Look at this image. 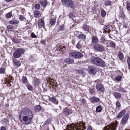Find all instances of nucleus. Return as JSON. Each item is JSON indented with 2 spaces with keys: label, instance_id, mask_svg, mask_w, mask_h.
Segmentation results:
<instances>
[{
  "label": "nucleus",
  "instance_id": "nucleus-1",
  "mask_svg": "<svg viewBox=\"0 0 130 130\" xmlns=\"http://www.w3.org/2000/svg\"><path fill=\"white\" fill-rule=\"evenodd\" d=\"M33 117L32 111L28 108H25L22 109L19 114V118L22 123L28 125L32 122Z\"/></svg>",
  "mask_w": 130,
  "mask_h": 130
},
{
  "label": "nucleus",
  "instance_id": "nucleus-2",
  "mask_svg": "<svg viewBox=\"0 0 130 130\" xmlns=\"http://www.w3.org/2000/svg\"><path fill=\"white\" fill-rule=\"evenodd\" d=\"M85 124V123H83L79 124V125H77V128L73 125H68L67 126V129L65 130H84L86 129Z\"/></svg>",
  "mask_w": 130,
  "mask_h": 130
},
{
  "label": "nucleus",
  "instance_id": "nucleus-3",
  "mask_svg": "<svg viewBox=\"0 0 130 130\" xmlns=\"http://www.w3.org/2000/svg\"><path fill=\"white\" fill-rule=\"evenodd\" d=\"M25 50L23 49H18L14 52L13 56L14 58H19L21 56V55L23 54Z\"/></svg>",
  "mask_w": 130,
  "mask_h": 130
},
{
  "label": "nucleus",
  "instance_id": "nucleus-4",
  "mask_svg": "<svg viewBox=\"0 0 130 130\" xmlns=\"http://www.w3.org/2000/svg\"><path fill=\"white\" fill-rule=\"evenodd\" d=\"M69 56L72 58H79L82 56V55L79 52H71L69 54Z\"/></svg>",
  "mask_w": 130,
  "mask_h": 130
},
{
  "label": "nucleus",
  "instance_id": "nucleus-5",
  "mask_svg": "<svg viewBox=\"0 0 130 130\" xmlns=\"http://www.w3.org/2000/svg\"><path fill=\"white\" fill-rule=\"evenodd\" d=\"M93 47L95 51L98 52H102L104 50V46H102L99 44L94 45Z\"/></svg>",
  "mask_w": 130,
  "mask_h": 130
},
{
  "label": "nucleus",
  "instance_id": "nucleus-6",
  "mask_svg": "<svg viewBox=\"0 0 130 130\" xmlns=\"http://www.w3.org/2000/svg\"><path fill=\"white\" fill-rule=\"evenodd\" d=\"M117 126V123H112L109 125L105 126L103 130H115Z\"/></svg>",
  "mask_w": 130,
  "mask_h": 130
},
{
  "label": "nucleus",
  "instance_id": "nucleus-7",
  "mask_svg": "<svg viewBox=\"0 0 130 130\" xmlns=\"http://www.w3.org/2000/svg\"><path fill=\"white\" fill-rule=\"evenodd\" d=\"M88 71L89 73L93 75H95L97 72L95 67L93 66L89 67L88 68Z\"/></svg>",
  "mask_w": 130,
  "mask_h": 130
},
{
  "label": "nucleus",
  "instance_id": "nucleus-8",
  "mask_svg": "<svg viewBox=\"0 0 130 130\" xmlns=\"http://www.w3.org/2000/svg\"><path fill=\"white\" fill-rule=\"evenodd\" d=\"M129 116L128 113H126L122 118L121 123L123 125H125L127 122Z\"/></svg>",
  "mask_w": 130,
  "mask_h": 130
},
{
  "label": "nucleus",
  "instance_id": "nucleus-9",
  "mask_svg": "<svg viewBox=\"0 0 130 130\" xmlns=\"http://www.w3.org/2000/svg\"><path fill=\"white\" fill-rule=\"evenodd\" d=\"M98 91L101 93L104 92L105 91V88L104 87L100 84H98L96 86Z\"/></svg>",
  "mask_w": 130,
  "mask_h": 130
},
{
  "label": "nucleus",
  "instance_id": "nucleus-10",
  "mask_svg": "<svg viewBox=\"0 0 130 130\" xmlns=\"http://www.w3.org/2000/svg\"><path fill=\"white\" fill-rule=\"evenodd\" d=\"M38 25L39 28H41L44 27L45 26L44 19L42 18L39 20Z\"/></svg>",
  "mask_w": 130,
  "mask_h": 130
},
{
  "label": "nucleus",
  "instance_id": "nucleus-11",
  "mask_svg": "<svg viewBox=\"0 0 130 130\" xmlns=\"http://www.w3.org/2000/svg\"><path fill=\"white\" fill-rule=\"evenodd\" d=\"M99 59L97 66L102 67L105 66V62L100 58H99Z\"/></svg>",
  "mask_w": 130,
  "mask_h": 130
},
{
  "label": "nucleus",
  "instance_id": "nucleus-12",
  "mask_svg": "<svg viewBox=\"0 0 130 130\" xmlns=\"http://www.w3.org/2000/svg\"><path fill=\"white\" fill-rule=\"evenodd\" d=\"M63 113L65 114L68 115L71 114L72 113V110L71 109L65 108L63 110Z\"/></svg>",
  "mask_w": 130,
  "mask_h": 130
},
{
  "label": "nucleus",
  "instance_id": "nucleus-13",
  "mask_svg": "<svg viewBox=\"0 0 130 130\" xmlns=\"http://www.w3.org/2000/svg\"><path fill=\"white\" fill-rule=\"evenodd\" d=\"M99 58L98 57H93L92 58L91 61L93 64L97 66L98 64L97 63Z\"/></svg>",
  "mask_w": 130,
  "mask_h": 130
},
{
  "label": "nucleus",
  "instance_id": "nucleus-14",
  "mask_svg": "<svg viewBox=\"0 0 130 130\" xmlns=\"http://www.w3.org/2000/svg\"><path fill=\"white\" fill-rule=\"evenodd\" d=\"M126 111L125 109H124L121 111L117 115V118H121L126 113Z\"/></svg>",
  "mask_w": 130,
  "mask_h": 130
},
{
  "label": "nucleus",
  "instance_id": "nucleus-15",
  "mask_svg": "<svg viewBox=\"0 0 130 130\" xmlns=\"http://www.w3.org/2000/svg\"><path fill=\"white\" fill-rule=\"evenodd\" d=\"M90 102L92 103L94 102H98L100 101V100L99 98L95 97H92L90 99Z\"/></svg>",
  "mask_w": 130,
  "mask_h": 130
},
{
  "label": "nucleus",
  "instance_id": "nucleus-16",
  "mask_svg": "<svg viewBox=\"0 0 130 130\" xmlns=\"http://www.w3.org/2000/svg\"><path fill=\"white\" fill-rule=\"evenodd\" d=\"M64 61L66 63H67L71 64L74 62V60L69 58H67L65 59Z\"/></svg>",
  "mask_w": 130,
  "mask_h": 130
},
{
  "label": "nucleus",
  "instance_id": "nucleus-17",
  "mask_svg": "<svg viewBox=\"0 0 130 130\" xmlns=\"http://www.w3.org/2000/svg\"><path fill=\"white\" fill-rule=\"evenodd\" d=\"M98 42V39L97 37L94 36L92 38V42L93 44H97Z\"/></svg>",
  "mask_w": 130,
  "mask_h": 130
},
{
  "label": "nucleus",
  "instance_id": "nucleus-18",
  "mask_svg": "<svg viewBox=\"0 0 130 130\" xmlns=\"http://www.w3.org/2000/svg\"><path fill=\"white\" fill-rule=\"evenodd\" d=\"M40 2L42 6L45 8L46 7L47 4H48L46 0H40Z\"/></svg>",
  "mask_w": 130,
  "mask_h": 130
},
{
  "label": "nucleus",
  "instance_id": "nucleus-19",
  "mask_svg": "<svg viewBox=\"0 0 130 130\" xmlns=\"http://www.w3.org/2000/svg\"><path fill=\"white\" fill-rule=\"evenodd\" d=\"M19 22V20L13 19L9 21V23L12 25H16Z\"/></svg>",
  "mask_w": 130,
  "mask_h": 130
},
{
  "label": "nucleus",
  "instance_id": "nucleus-20",
  "mask_svg": "<svg viewBox=\"0 0 130 130\" xmlns=\"http://www.w3.org/2000/svg\"><path fill=\"white\" fill-rule=\"evenodd\" d=\"M113 95L115 98L116 99H120L121 97V94L117 92H113Z\"/></svg>",
  "mask_w": 130,
  "mask_h": 130
},
{
  "label": "nucleus",
  "instance_id": "nucleus-21",
  "mask_svg": "<svg viewBox=\"0 0 130 130\" xmlns=\"http://www.w3.org/2000/svg\"><path fill=\"white\" fill-rule=\"evenodd\" d=\"M68 4L67 7L72 8H74V5L72 0H69Z\"/></svg>",
  "mask_w": 130,
  "mask_h": 130
},
{
  "label": "nucleus",
  "instance_id": "nucleus-22",
  "mask_svg": "<svg viewBox=\"0 0 130 130\" xmlns=\"http://www.w3.org/2000/svg\"><path fill=\"white\" fill-rule=\"evenodd\" d=\"M57 50L59 51H64L65 50V46H60L59 44H58L57 45Z\"/></svg>",
  "mask_w": 130,
  "mask_h": 130
},
{
  "label": "nucleus",
  "instance_id": "nucleus-23",
  "mask_svg": "<svg viewBox=\"0 0 130 130\" xmlns=\"http://www.w3.org/2000/svg\"><path fill=\"white\" fill-rule=\"evenodd\" d=\"M1 123L3 124H6L8 123L9 121L7 119H4L1 121Z\"/></svg>",
  "mask_w": 130,
  "mask_h": 130
},
{
  "label": "nucleus",
  "instance_id": "nucleus-24",
  "mask_svg": "<svg viewBox=\"0 0 130 130\" xmlns=\"http://www.w3.org/2000/svg\"><path fill=\"white\" fill-rule=\"evenodd\" d=\"M14 64L17 66L19 67L21 65L20 63L16 59L12 58Z\"/></svg>",
  "mask_w": 130,
  "mask_h": 130
},
{
  "label": "nucleus",
  "instance_id": "nucleus-25",
  "mask_svg": "<svg viewBox=\"0 0 130 130\" xmlns=\"http://www.w3.org/2000/svg\"><path fill=\"white\" fill-rule=\"evenodd\" d=\"M34 14V16L36 18L39 17L41 15L40 12L38 10L35 11Z\"/></svg>",
  "mask_w": 130,
  "mask_h": 130
},
{
  "label": "nucleus",
  "instance_id": "nucleus-26",
  "mask_svg": "<svg viewBox=\"0 0 130 130\" xmlns=\"http://www.w3.org/2000/svg\"><path fill=\"white\" fill-rule=\"evenodd\" d=\"M82 28L83 30L86 31H88L89 26L87 25L84 24L83 25Z\"/></svg>",
  "mask_w": 130,
  "mask_h": 130
},
{
  "label": "nucleus",
  "instance_id": "nucleus-27",
  "mask_svg": "<svg viewBox=\"0 0 130 130\" xmlns=\"http://www.w3.org/2000/svg\"><path fill=\"white\" fill-rule=\"evenodd\" d=\"M69 0H61L62 3L64 6H67Z\"/></svg>",
  "mask_w": 130,
  "mask_h": 130
},
{
  "label": "nucleus",
  "instance_id": "nucleus-28",
  "mask_svg": "<svg viewBox=\"0 0 130 130\" xmlns=\"http://www.w3.org/2000/svg\"><path fill=\"white\" fill-rule=\"evenodd\" d=\"M36 111L37 112H39L41 109V107L40 105H37L35 107Z\"/></svg>",
  "mask_w": 130,
  "mask_h": 130
},
{
  "label": "nucleus",
  "instance_id": "nucleus-29",
  "mask_svg": "<svg viewBox=\"0 0 130 130\" xmlns=\"http://www.w3.org/2000/svg\"><path fill=\"white\" fill-rule=\"evenodd\" d=\"M22 80L24 84L27 83L28 82L26 76H23L22 77Z\"/></svg>",
  "mask_w": 130,
  "mask_h": 130
},
{
  "label": "nucleus",
  "instance_id": "nucleus-30",
  "mask_svg": "<svg viewBox=\"0 0 130 130\" xmlns=\"http://www.w3.org/2000/svg\"><path fill=\"white\" fill-rule=\"evenodd\" d=\"M119 59L121 60H122L123 59L124 56L123 54L121 52H119L118 54Z\"/></svg>",
  "mask_w": 130,
  "mask_h": 130
},
{
  "label": "nucleus",
  "instance_id": "nucleus-31",
  "mask_svg": "<svg viewBox=\"0 0 130 130\" xmlns=\"http://www.w3.org/2000/svg\"><path fill=\"white\" fill-rule=\"evenodd\" d=\"M78 37L79 39H85L86 38V36L84 34H80L78 35Z\"/></svg>",
  "mask_w": 130,
  "mask_h": 130
},
{
  "label": "nucleus",
  "instance_id": "nucleus-32",
  "mask_svg": "<svg viewBox=\"0 0 130 130\" xmlns=\"http://www.w3.org/2000/svg\"><path fill=\"white\" fill-rule=\"evenodd\" d=\"M26 87L30 91L33 90V87L32 86L28 84L26 85Z\"/></svg>",
  "mask_w": 130,
  "mask_h": 130
},
{
  "label": "nucleus",
  "instance_id": "nucleus-33",
  "mask_svg": "<svg viewBox=\"0 0 130 130\" xmlns=\"http://www.w3.org/2000/svg\"><path fill=\"white\" fill-rule=\"evenodd\" d=\"M109 44L110 47L114 48L115 47L116 45L115 43L113 41H110Z\"/></svg>",
  "mask_w": 130,
  "mask_h": 130
},
{
  "label": "nucleus",
  "instance_id": "nucleus-34",
  "mask_svg": "<svg viewBox=\"0 0 130 130\" xmlns=\"http://www.w3.org/2000/svg\"><path fill=\"white\" fill-rule=\"evenodd\" d=\"M100 42L103 43L105 44V39L104 36L101 37L100 39Z\"/></svg>",
  "mask_w": 130,
  "mask_h": 130
},
{
  "label": "nucleus",
  "instance_id": "nucleus-35",
  "mask_svg": "<svg viewBox=\"0 0 130 130\" xmlns=\"http://www.w3.org/2000/svg\"><path fill=\"white\" fill-rule=\"evenodd\" d=\"M40 83V80L37 79H35L34 81V84L36 85H38Z\"/></svg>",
  "mask_w": 130,
  "mask_h": 130
},
{
  "label": "nucleus",
  "instance_id": "nucleus-36",
  "mask_svg": "<svg viewBox=\"0 0 130 130\" xmlns=\"http://www.w3.org/2000/svg\"><path fill=\"white\" fill-rule=\"evenodd\" d=\"M117 90L118 91L120 92H125V91L124 90V89L123 88L121 87L117 88Z\"/></svg>",
  "mask_w": 130,
  "mask_h": 130
},
{
  "label": "nucleus",
  "instance_id": "nucleus-37",
  "mask_svg": "<svg viewBox=\"0 0 130 130\" xmlns=\"http://www.w3.org/2000/svg\"><path fill=\"white\" fill-rule=\"evenodd\" d=\"M116 108L118 109H119L121 106V105L120 102L118 101H116Z\"/></svg>",
  "mask_w": 130,
  "mask_h": 130
},
{
  "label": "nucleus",
  "instance_id": "nucleus-38",
  "mask_svg": "<svg viewBox=\"0 0 130 130\" xmlns=\"http://www.w3.org/2000/svg\"><path fill=\"white\" fill-rule=\"evenodd\" d=\"M126 8L128 11L130 10V2L127 1L126 2Z\"/></svg>",
  "mask_w": 130,
  "mask_h": 130
},
{
  "label": "nucleus",
  "instance_id": "nucleus-39",
  "mask_svg": "<svg viewBox=\"0 0 130 130\" xmlns=\"http://www.w3.org/2000/svg\"><path fill=\"white\" fill-rule=\"evenodd\" d=\"M49 100L50 101L53 103H55L56 102V99L55 98L52 97L49 98Z\"/></svg>",
  "mask_w": 130,
  "mask_h": 130
},
{
  "label": "nucleus",
  "instance_id": "nucleus-40",
  "mask_svg": "<svg viewBox=\"0 0 130 130\" xmlns=\"http://www.w3.org/2000/svg\"><path fill=\"white\" fill-rule=\"evenodd\" d=\"M102 109V106L100 105L97 107L96 108V111L97 112H100L101 111V110Z\"/></svg>",
  "mask_w": 130,
  "mask_h": 130
},
{
  "label": "nucleus",
  "instance_id": "nucleus-41",
  "mask_svg": "<svg viewBox=\"0 0 130 130\" xmlns=\"http://www.w3.org/2000/svg\"><path fill=\"white\" fill-rule=\"evenodd\" d=\"M56 22V21L54 19H51L50 23L51 25L53 26L55 25Z\"/></svg>",
  "mask_w": 130,
  "mask_h": 130
},
{
  "label": "nucleus",
  "instance_id": "nucleus-42",
  "mask_svg": "<svg viewBox=\"0 0 130 130\" xmlns=\"http://www.w3.org/2000/svg\"><path fill=\"white\" fill-rule=\"evenodd\" d=\"M12 16V13L11 12L8 13L6 15V17L7 18H10Z\"/></svg>",
  "mask_w": 130,
  "mask_h": 130
},
{
  "label": "nucleus",
  "instance_id": "nucleus-43",
  "mask_svg": "<svg viewBox=\"0 0 130 130\" xmlns=\"http://www.w3.org/2000/svg\"><path fill=\"white\" fill-rule=\"evenodd\" d=\"M111 4V2L110 0L106 1L104 3L105 6H107L110 5Z\"/></svg>",
  "mask_w": 130,
  "mask_h": 130
},
{
  "label": "nucleus",
  "instance_id": "nucleus-44",
  "mask_svg": "<svg viewBox=\"0 0 130 130\" xmlns=\"http://www.w3.org/2000/svg\"><path fill=\"white\" fill-rule=\"evenodd\" d=\"M7 30L11 31L13 29V28L12 25H9L7 26Z\"/></svg>",
  "mask_w": 130,
  "mask_h": 130
},
{
  "label": "nucleus",
  "instance_id": "nucleus-45",
  "mask_svg": "<svg viewBox=\"0 0 130 130\" xmlns=\"http://www.w3.org/2000/svg\"><path fill=\"white\" fill-rule=\"evenodd\" d=\"M34 7L36 9L39 10L40 9V5L39 4H36L35 5Z\"/></svg>",
  "mask_w": 130,
  "mask_h": 130
},
{
  "label": "nucleus",
  "instance_id": "nucleus-46",
  "mask_svg": "<svg viewBox=\"0 0 130 130\" xmlns=\"http://www.w3.org/2000/svg\"><path fill=\"white\" fill-rule=\"evenodd\" d=\"M122 79V77L120 75H118V76L116 77L115 78L116 80L117 81H121V80Z\"/></svg>",
  "mask_w": 130,
  "mask_h": 130
},
{
  "label": "nucleus",
  "instance_id": "nucleus-47",
  "mask_svg": "<svg viewBox=\"0 0 130 130\" xmlns=\"http://www.w3.org/2000/svg\"><path fill=\"white\" fill-rule=\"evenodd\" d=\"M110 27V25H108L105 26L104 27V29L105 31L109 30V29Z\"/></svg>",
  "mask_w": 130,
  "mask_h": 130
},
{
  "label": "nucleus",
  "instance_id": "nucleus-48",
  "mask_svg": "<svg viewBox=\"0 0 130 130\" xmlns=\"http://www.w3.org/2000/svg\"><path fill=\"white\" fill-rule=\"evenodd\" d=\"M119 16L122 18H123L125 17V15L124 13V12H121L119 14Z\"/></svg>",
  "mask_w": 130,
  "mask_h": 130
},
{
  "label": "nucleus",
  "instance_id": "nucleus-49",
  "mask_svg": "<svg viewBox=\"0 0 130 130\" xmlns=\"http://www.w3.org/2000/svg\"><path fill=\"white\" fill-rule=\"evenodd\" d=\"M101 15L102 17L104 16L106 14L105 11L103 9H102L101 11Z\"/></svg>",
  "mask_w": 130,
  "mask_h": 130
},
{
  "label": "nucleus",
  "instance_id": "nucleus-50",
  "mask_svg": "<svg viewBox=\"0 0 130 130\" xmlns=\"http://www.w3.org/2000/svg\"><path fill=\"white\" fill-rule=\"evenodd\" d=\"M127 62L128 65V68L130 70V58L127 57Z\"/></svg>",
  "mask_w": 130,
  "mask_h": 130
},
{
  "label": "nucleus",
  "instance_id": "nucleus-51",
  "mask_svg": "<svg viewBox=\"0 0 130 130\" xmlns=\"http://www.w3.org/2000/svg\"><path fill=\"white\" fill-rule=\"evenodd\" d=\"M19 19L21 21H24L25 19V18L21 15H20L19 17Z\"/></svg>",
  "mask_w": 130,
  "mask_h": 130
},
{
  "label": "nucleus",
  "instance_id": "nucleus-52",
  "mask_svg": "<svg viewBox=\"0 0 130 130\" xmlns=\"http://www.w3.org/2000/svg\"><path fill=\"white\" fill-rule=\"evenodd\" d=\"M5 69L4 68H2L0 69V73L3 74L5 72Z\"/></svg>",
  "mask_w": 130,
  "mask_h": 130
},
{
  "label": "nucleus",
  "instance_id": "nucleus-53",
  "mask_svg": "<svg viewBox=\"0 0 130 130\" xmlns=\"http://www.w3.org/2000/svg\"><path fill=\"white\" fill-rule=\"evenodd\" d=\"M78 73L80 74H83V75L85 74V73L83 71L81 70H79L77 71Z\"/></svg>",
  "mask_w": 130,
  "mask_h": 130
},
{
  "label": "nucleus",
  "instance_id": "nucleus-54",
  "mask_svg": "<svg viewBox=\"0 0 130 130\" xmlns=\"http://www.w3.org/2000/svg\"><path fill=\"white\" fill-rule=\"evenodd\" d=\"M12 40L13 42L16 43H19L20 42L19 40L17 39H13Z\"/></svg>",
  "mask_w": 130,
  "mask_h": 130
},
{
  "label": "nucleus",
  "instance_id": "nucleus-55",
  "mask_svg": "<svg viewBox=\"0 0 130 130\" xmlns=\"http://www.w3.org/2000/svg\"><path fill=\"white\" fill-rule=\"evenodd\" d=\"M50 119H48L44 122V124L45 125H46L48 124L49 123H50Z\"/></svg>",
  "mask_w": 130,
  "mask_h": 130
},
{
  "label": "nucleus",
  "instance_id": "nucleus-56",
  "mask_svg": "<svg viewBox=\"0 0 130 130\" xmlns=\"http://www.w3.org/2000/svg\"><path fill=\"white\" fill-rule=\"evenodd\" d=\"M69 16L70 18L72 19V20H73V18L74 16L72 13H70L69 14Z\"/></svg>",
  "mask_w": 130,
  "mask_h": 130
},
{
  "label": "nucleus",
  "instance_id": "nucleus-57",
  "mask_svg": "<svg viewBox=\"0 0 130 130\" xmlns=\"http://www.w3.org/2000/svg\"><path fill=\"white\" fill-rule=\"evenodd\" d=\"M81 45L79 44V43H78L76 45V47L78 49H80L81 48Z\"/></svg>",
  "mask_w": 130,
  "mask_h": 130
},
{
  "label": "nucleus",
  "instance_id": "nucleus-58",
  "mask_svg": "<svg viewBox=\"0 0 130 130\" xmlns=\"http://www.w3.org/2000/svg\"><path fill=\"white\" fill-rule=\"evenodd\" d=\"M64 25L60 26L59 27V29L61 30H62L64 29Z\"/></svg>",
  "mask_w": 130,
  "mask_h": 130
},
{
  "label": "nucleus",
  "instance_id": "nucleus-59",
  "mask_svg": "<svg viewBox=\"0 0 130 130\" xmlns=\"http://www.w3.org/2000/svg\"><path fill=\"white\" fill-rule=\"evenodd\" d=\"M31 37L32 38H36L37 36L35 35V34L34 33H31Z\"/></svg>",
  "mask_w": 130,
  "mask_h": 130
},
{
  "label": "nucleus",
  "instance_id": "nucleus-60",
  "mask_svg": "<svg viewBox=\"0 0 130 130\" xmlns=\"http://www.w3.org/2000/svg\"><path fill=\"white\" fill-rule=\"evenodd\" d=\"M94 92V90L93 89H90V92L91 94L93 93Z\"/></svg>",
  "mask_w": 130,
  "mask_h": 130
},
{
  "label": "nucleus",
  "instance_id": "nucleus-61",
  "mask_svg": "<svg viewBox=\"0 0 130 130\" xmlns=\"http://www.w3.org/2000/svg\"><path fill=\"white\" fill-rule=\"evenodd\" d=\"M0 130H6V128L4 126L1 127Z\"/></svg>",
  "mask_w": 130,
  "mask_h": 130
},
{
  "label": "nucleus",
  "instance_id": "nucleus-62",
  "mask_svg": "<svg viewBox=\"0 0 130 130\" xmlns=\"http://www.w3.org/2000/svg\"><path fill=\"white\" fill-rule=\"evenodd\" d=\"M82 103L84 104L85 103H86V101L85 99H83L82 100Z\"/></svg>",
  "mask_w": 130,
  "mask_h": 130
},
{
  "label": "nucleus",
  "instance_id": "nucleus-63",
  "mask_svg": "<svg viewBox=\"0 0 130 130\" xmlns=\"http://www.w3.org/2000/svg\"><path fill=\"white\" fill-rule=\"evenodd\" d=\"M87 130H92V129L91 127H88Z\"/></svg>",
  "mask_w": 130,
  "mask_h": 130
},
{
  "label": "nucleus",
  "instance_id": "nucleus-64",
  "mask_svg": "<svg viewBox=\"0 0 130 130\" xmlns=\"http://www.w3.org/2000/svg\"><path fill=\"white\" fill-rule=\"evenodd\" d=\"M45 41H41V43L43 44H44L45 43Z\"/></svg>",
  "mask_w": 130,
  "mask_h": 130
}]
</instances>
